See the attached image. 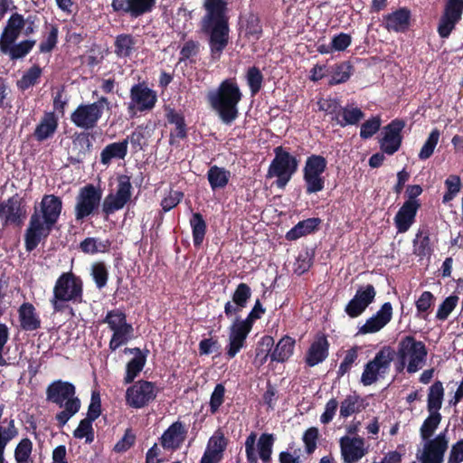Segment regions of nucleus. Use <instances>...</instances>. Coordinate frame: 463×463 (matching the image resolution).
<instances>
[{"label": "nucleus", "instance_id": "412c9836", "mask_svg": "<svg viewBox=\"0 0 463 463\" xmlns=\"http://www.w3.org/2000/svg\"><path fill=\"white\" fill-rule=\"evenodd\" d=\"M404 123L401 120H393L383 128V137L381 140V148L388 155L394 154L401 146V132Z\"/></svg>", "mask_w": 463, "mask_h": 463}, {"label": "nucleus", "instance_id": "e433bc0d", "mask_svg": "<svg viewBox=\"0 0 463 463\" xmlns=\"http://www.w3.org/2000/svg\"><path fill=\"white\" fill-rule=\"evenodd\" d=\"M294 345L295 341L291 337L285 336L281 338L270 354L271 360L277 362L288 360L293 354Z\"/></svg>", "mask_w": 463, "mask_h": 463}, {"label": "nucleus", "instance_id": "8fccbe9b", "mask_svg": "<svg viewBox=\"0 0 463 463\" xmlns=\"http://www.w3.org/2000/svg\"><path fill=\"white\" fill-rule=\"evenodd\" d=\"M459 298L456 295H451L446 298L443 302L439 306L436 317L439 320H446L452 313L458 303Z\"/></svg>", "mask_w": 463, "mask_h": 463}, {"label": "nucleus", "instance_id": "5fc2aeb1", "mask_svg": "<svg viewBox=\"0 0 463 463\" xmlns=\"http://www.w3.org/2000/svg\"><path fill=\"white\" fill-rule=\"evenodd\" d=\"M73 435L77 439L85 438L87 443L92 442L94 439L92 421L87 419L80 420L78 428L74 430Z\"/></svg>", "mask_w": 463, "mask_h": 463}, {"label": "nucleus", "instance_id": "cd10ccee", "mask_svg": "<svg viewBox=\"0 0 463 463\" xmlns=\"http://www.w3.org/2000/svg\"><path fill=\"white\" fill-rule=\"evenodd\" d=\"M20 326L23 329L33 331L40 327L41 321L35 312L34 307L30 303H24L18 310Z\"/></svg>", "mask_w": 463, "mask_h": 463}, {"label": "nucleus", "instance_id": "ea45409f", "mask_svg": "<svg viewBox=\"0 0 463 463\" xmlns=\"http://www.w3.org/2000/svg\"><path fill=\"white\" fill-rule=\"evenodd\" d=\"M207 175L211 187L215 190L222 188L228 184L231 174L224 168L214 165L209 169Z\"/></svg>", "mask_w": 463, "mask_h": 463}, {"label": "nucleus", "instance_id": "79ce46f5", "mask_svg": "<svg viewBox=\"0 0 463 463\" xmlns=\"http://www.w3.org/2000/svg\"><path fill=\"white\" fill-rule=\"evenodd\" d=\"M429 413L428 418L424 420L420 430V437L425 441L430 439V438L432 436L441 420V415L439 412L429 411Z\"/></svg>", "mask_w": 463, "mask_h": 463}, {"label": "nucleus", "instance_id": "de8ad7c7", "mask_svg": "<svg viewBox=\"0 0 463 463\" xmlns=\"http://www.w3.org/2000/svg\"><path fill=\"white\" fill-rule=\"evenodd\" d=\"M273 443V436L271 434L267 433L262 434L258 440V452L260 458L264 462H268L270 459Z\"/></svg>", "mask_w": 463, "mask_h": 463}, {"label": "nucleus", "instance_id": "4d7b16f0", "mask_svg": "<svg viewBox=\"0 0 463 463\" xmlns=\"http://www.w3.org/2000/svg\"><path fill=\"white\" fill-rule=\"evenodd\" d=\"M250 295L251 291L250 287L245 283H241L232 295V300L236 302L237 305L245 307Z\"/></svg>", "mask_w": 463, "mask_h": 463}, {"label": "nucleus", "instance_id": "864d4df0", "mask_svg": "<svg viewBox=\"0 0 463 463\" xmlns=\"http://www.w3.org/2000/svg\"><path fill=\"white\" fill-rule=\"evenodd\" d=\"M447 193L443 196V203L451 201L459 193L461 188L460 179L458 175H450L445 181Z\"/></svg>", "mask_w": 463, "mask_h": 463}, {"label": "nucleus", "instance_id": "bf43d9fd", "mask_svg": "<svg viewBox=\"0 0 463 463\" xmlns=\"http://www.w3.org/2000/svg\"><path fill=\"white\" fill-rule=\"evenodd\" d=\"M381 127V119L378 117L365 121L361 126L360 135L363 138H369L375 134Z\"/></svg>", "mask_w": 463, "mask_h": 463}, {"label": "nucleus", "instance_id": "a18cd8bd", "mask_svg": "<svg viewBox=\"0 0 463 463\" xmlns=\"http://www.w3.org/2000/svg\"><path fill=\"white\" fill-rule=\"evenodd\" d=\"M190 223H191V226L193 229L194 243V245L199 246L203 242L204 235H205V231H206L205 222H204L202 214L195 213L193 214Z\"/></svg>", "mask_w": 463, "mask_h": 463}, {"label": "nucleus", "instance_id": "f03ea898", "mask_svg": "<svg viewBox=\"0 0 463 463\" xmlns=\"http://www.w3.org/2000/svg\"><path fill=\"white\" fill-rule=\"evenodd\" d=\"M46 395L49 401L63 408V411L56 415L57 420L61 425L66 424L80 408V401L75 397V387L71 383L53 382L47 388Z\"/></svg>", "mask_w": 463, "mask_h": 463}, {"label": "nucleus", "instance_id": "c9c22d12", "mask_svg": "<svg viewBox=\"0 0 463 463\" xmlns=\"http://www.w3.org/2000/svg\"><path fill=\"white\" fill-rule=\"evenodd\" d=\"M137 40L130 34H120L115 40V53L118 57H129L136 51Z\"/></svg>", "mask_w": 463, "mask_h": 463}, {"label": "nucleus", "instance_id": "f3484780", "mask_svg": "<svg viewBox=\"0 0 463 463\" xmlns=\"http://www.w3.org/2000/svg\"><path fill=\"white\" fill-rule=\"evenodd\" d=\"M341 456L345 463H355L367 452L361 437L344 436L339 440Z\"/></svg>", "mask_w": 463, "mask_h": 463}, {"label": "nucleus", "instance_id": "f8f14e48", "mask_svg": "<svg viewBox=\"0 0 463 463\" xmlns=\"http://www.w3.org/2000/svg\"><path fill=\"white\" fill-rule=\"evenodd\" d=\"M101 199V192L93 184L82 187L76 198L75 217L77 220L90 215L99 206Z\"/></svg>", "mask_w": 463, "mask_h": 463}, {"label": "nucleus", "instance_id": "dca6fc26", "mask_svg": "<svg viewBox=\"0 0 463 463\" xmlns=\"http://www.w3.org/2000/svg\"><path fill=\"white\" fill-rule=\"evenodd\" d=\"M463 14V0H446L443 14L440 17L438 33L447 38L460 21Z\"/></svg>", "mask_w": 463, "mask_h": 463}, {"label": "nucleus", "instance_id": "4468645a", "mask_svg": "<svg viewBox=\"0 0 463 463\" xmlns=\"http://www.w3.org/2000/svg\"><path fill=\"white\" fill-rule=\"evenodd\" d=\"M449 440L446 434L439 433L434 439L425 441L422 449L417 453L420 463H443Z\"/></svg>", "mask_w": 463, "mask_h": 463}, {"label": "nucleus", "instance_id": "0eeeda50", "mask_svg": "<svg viewBox=\"0 0 463 463\" xmlns=\"http://www.w3.org/2000/svg\"><path fill=\"white\" fill-rule=\"evenodd\" d=\"M326 160L321 156L312 155L307 158L303 169L307 194L318 193L324 189L325 177L323 174L326 169Z\"/></svg>", "mask_w": 463, "mask_h": 463}, {"label": "nucleus", "instance_id": "f704fd0d", "mask_svg": "<svg viewBox=\"0 0 463 463\" xmlns=\"http://www.w3.org/2000/svg\"><path fill=\"white\" fill-rule=\"evenodd\" d=\"M206 14L203 21L228 19L226 0H204Z\"/></svg>", "mask_w": 463, "mask_h": 463}, {"label": "nucleus", "instance_id": "c756f323", "mask_svg": "<svg viewBox=\"0 0 463 463\" xmlns=\"http://www.w3.org/2000/svg\"><path fill=\"white\" fill-rule=\"evenodd\" d=\"M410 25V12L402 8L385 17V26L388 31L404 32Z\"/></svg>", "mask_w": 463, "mask_h": 463}, {"label": "nucleus", "instance_id": "a878e982", "mask_svg": "<svg viewBox=\"0 0 463 463\" xmlns=\"http://www.w3.org/2000/svg\"><path fill=\"white\" fill-rule=\"evenodd\" d=\"M61 200L52 194L44 195L40 203L38 213L50 223H55L61 214Z\"/></svg>", "mask_w": 463, "mask_h": 463}, {"label": "nucleus", "instance_id": "ddd939ff", "mask_svg": "<svg viewBox=\"0 0 463 463\" xmlns=\"http://www.w3.org/2000/svg\"><path fill=\"white\" fill-rule=\"evenodd\" d=\"M53 225V223H50L41 217L40 213L35 208L25 232L26 250L31 251L35 249L39 242L50 234Z\"/></svg>", "mask_w": 463, "mask_h": 463}, {"label": "nucleus", "instance_id": "f257e3e1", "mask_svg": "<svg viewBox=\"0 0 463 463\" xmlns=\"http://www.w3.org/2000/svg\"><path fill=\"white\" fill-rule=\"evenodd\" d=\"M241 92L233 80H223L217 89L207 93V101L225 124H231L238 117V104Z\"/></svg>", "mask_w": 463, "mask_h": 463}, {"label": "nucleus", "instance_id": "7ed1b4c3", "mask_svg": "<svg viewBox=\"0 0 463 463\" xmlns=\"http://www.w3.org/2000/svg\"><path fill=\"white\" fill-rule=\"evenodd\" d=\"M427 354L425 344L413 336L407 335L399 342L397 355L401 361L402 369L406 367L410 373H414L424 366Z\"/></svg>", "mask_w": 463, "mask_h": 463}, {"label": "nucleus", "instance_id": "9d476101", "mask_svg": "<svg viewBox=\"0 0 463 463\" xmlns=\"http://www.w3.org/2000/svg\"><path fill=\"white\" fill-rule=\"evenodd\" d=\"M157 388L147 381H137L126 391V403L131 408L141 409L156 399Z\"/></svg>", "mask_w": 463, "mask_h": 463}, {"label": "nucleus", "instance_id": "b1692460", "mask_svg": "<svg viewBox=\"0 0 463 463\" xmlns=\"http://www.w3.org/2000/svg\"><path fill=\"white\" fill-rule=\"evenodd\" d=\"M420 203L417 200H408L400 208L394 217V222L399 232H407L414 222Z\"/></svg>", "mask_w": 463, "mask_h": 463}, {"label": "nucleus", "instance_id": "6e6552de", "mask_svg": "<svg viewBox=\"0 0 463 463\" xmlns=\"http://www.w3.org/2000/svg\"><path fill=\"white\" fill-rule=\"evenodd\" d=\"M203 29L209 34V44L212 58H220L222 51L229 43L228 19L202 21Z\"/></svg>", "mask_w": 463, "mask_h": 463}, {"label": "nucleus", "instance_id": "338daca9", "mask_svg": "<svg viewBox=\"0 0 463 463\" xmlns=\"http://www.w3.org/2000/svg\"><path fill=\"white\" fill-rule=\"evenodd\" d=\"M248 84L251 90V92L255 94L259 91L261 86L262 75L260 71L256 68L249 70L247 74Z\"/></svg>", "mask_w": 463, "mask_h": 463}, {"label": "nucleus", "instance_id": "2f4dec72", "mask_svg": "<svg viewBox=\"0 0 463 463\" xmlns=\"http://www.w3.org/2000/svg\"><path fill=\"white\" fill-rule=\"evenodd\" d=\"M128 153V139L109 144L100 154V162L108 165L112 159H123Z\"/></svg>", "mask_w": 463, "mask_h": 463}, {"label": "nucleus", "instance_id": "473e14b6", "mask_svg": "<svg viewBox=\"0 0 463 463\" xmlns=\"http://www.w3.org/2000/svg\"><path fill=\"white\" fill-rule=\"evenodd\" d=\"M328 343L327 340L321 336L318 337L310 346L307 363L309 366H315L323 362L327 356Z\"/></svg>", "mask_w": 463, "mask_h": 463}, {"label": "nucleus", "instance_id": "680f3d73", "mask_svg": "<svg viewBox=\"0 0 463 463\" xmlns=\"http://www.w3.org/2000/svg\"><path fill=\"white\" fill-rule=\"evenodd\" d=\"M433 302V294L430 291H424L416 301V308L418 313L422 317H425L423 314L429 310V308L432 306Z\"/></svg>", "mask_w": 463, "mask_h": 463}, {"label": "nucleus", "instance_id": "c85d7f7f", "mask_svg": "<svg viewBox=\"0 0 463 463\" xmlns=\"http://www.w3.org/2000/svg\"><path fill=\"white\" fill-rule=\"evenodd\" d=\"M58 127V118L52 112L45 113L34 130V137L38 141L51 137Z\"/></svg>", "mask_w": 463, "mask_h": 463}, {"label": "nucleus", "instance_id": "5701e85b", "mask_svg": "<svg viewBox=\"0 0 463 463\" xmlns=\"http://www.w3.org/2000/svg\"><path fill=\"white\" fill-rule=\"evenodd\" d=\"M226 445L223 433L221 430L215 431L208 441L201 463H218L222 458Z\"/></svg>", "mask_w": 463, "mask_h": 463}, {"label": "nucleus", "instance_id": "6ab92c4d", "mask_svg": "<svg viewBox=\"0 0 463 463\" xmlns=\"http://www.w3.org/2000/svg\"><path fill=\"white\" fill-rule=\"evenodd\" d=\"M375 289L372 285L360 288L345 307L346 314L351 317L360 316L375 298Z\"/></svg>", "mask_w": 463, "mask_h": 463}, {"label": "nucleus", "instance_id": "bb28decb", "mask_svg": "<svg viewBox=\"0 0 463 463\" xmlns=\"http://www.w3.org/2000/svg\"><path fill=\"white\" fill-rule=\"evenodd\" d=\"M155 5V0H112V7L115 11H124L138 16L150 11Z\"/></svg>", "mask_w": 463, "mask_h": 463}, {"label": "nucleus", "instance_id": "2eb2a0df", "mask_svg": "<svg viewBox=\"0 0 463 463\" xmlns=\"http://www.w3.org/2000/svg\"><path fill=\"white\" fill-rule=\"evenodd\" d=\"M35 25L30 17L24 19L23 15L15 13L10 16L6 26L0 37V43H14L24 31L25 35L33 33Z\"/></svg>", "mask_w": 463, "mask_h": 463}, {"label": "nucleus", "instance_id": "393cba45", "mask_svg": "<svg viewBox=\"0 0 463 463\" xmlns=\"http://www.w3.org/2000/svg\"><path fill=\"white\" fill-rule=\"evenodd\" d=\"M186 437V430L184 426L179 422H174L163 433L161 437V445L165 449L175 450L178 449L184 441Z\"/></svg>", "mask_w": 463, "mask_h": 463}, {"label": "nucleus", "instance_id": "39448f33", "mask_svg": "<svg viewBox=\"0 0 463 463\" xmlns=\"http://www.w3.org/2000/svg\"><path fill=\"white\" fill-rule=\"evenodd\" d=\"M298 168L296 157L285 151L281 146L275 148V157L272 160L267 176L277 177L276 184L284 188Z\"/></svg>", "mask_w": 463, "mask_h": 463}, {"label": "nucleus", "instance_id": "4c0bfd02", "mask_svg": "<svg viewBox=\"0 0 463 463\" xmlns=\"http://www.w3.org/2000/svg\"><path fill=\"white\" fill-rule=\"evenodd\" d=\"M364 118L362 110L354 106L341 108L340 115H336L335 120L342 127L354 125Z\"/></svg>", "mask_w": 463, "mask_h": 463}, {"label": "nucleus", "instance_id": "58836bf2", "mask_svg": "<svg viewBox=\"0 0 463 463\" xmlns=\"http://www.w3.org/2000/svg\"><path fill=\"white\" fill-rule=\"evenodd\" d=\"M320 221L317 218H310L299 222L294 228L288 232L286 237L288 240H297L304 235L309 234L314 232Z\"/></svg>", "mask_w": 463, "mask_h": 463}, {"label": "nucleus", "instance_id": "774afa93", "mask_svg": "<svg viewBox=\"0 0 463 463\" xmlns=\"http://www.w3.org/2000/svg\"><path fill=\"white\" fill-rule=\"evenodd\" d=\"M463 462V439L452 445L448 463H461Z\"/></svg>", "mask_w": 463, "mask_h": 463}, {"label": "nucleus", "instance_id": "72a5a7b5", "mask_svg": "<svg viewBox=\"0 0 463 463\" xmlns=\"http://www.w3.org/2000/svg\"><path fill=\"white\" fill-rule=\"evenodd\" d=\"M125 352L135 353L136 355L131 359L126 368V375L124 378L125 383H129L138 375L143 370L146 364V357L143 355L139 349H126Z\"/></svg>", "mask_w": 463, "mask_h": 463}, {"label": "nucleus", "instance_id": "a211bd4d", "mask_svg": "<svg viewBox=\"0 0 463 463\" xmlns=\"http://www.w3.org/2000/svg\"><path fill=\"white\" fill-rule=\"evenodd\" d=\"M251 330V325L249 321H242L235 319L230 327L229 334V345L227 348V354L232 358L242 348L247 335Z\"/></svg>", "mask_w": 463, "mask_h": 463}, {"label": "nucleus", "instance_id": "052dcab7", "mask_svg": "<svg viewBox=\"0 0 463 463\" xmlns=\"http://www.w3.org/2000/svg\"><path fill=\"white\" fill-rule=\"evenodd\" d=\"M91 274L98 288H101L107 284L108 270L102 263L94 264L91 269Z\"/></svg>", "mask_w": 463, "mask_h": 463}, {"label": "nucleus", "instance_id": "6e6d98bb", "mask_svg": "<svg viewBox=\"0 0 463 463\" xmlns=\"http://www.w3.org/2000/svg\"><path fill=\"white\" fill-rule=\"evenodd\" d=\"M358 411V398L356 396H347L340 405V417L347 418Z\"/></svg>", "mask_w": 463, "mask_h": 463}, {"label": "nucleus", "instance_id": "37998d69", "mask_svg": "<svg viewBox=\"0 0 463 463\" xmlns=\"http://www.w3.org/2000/svg\"><path fill=\"white\" fill-rule=\"evenodd\" d=\"M17 430L13 420H3L0 423V457H4V449L6 444L16 436Z\"/></svg>", "mask_w": 463, "mask_h": 463}, {"label": "nucleus", "instance_id": "49530a36", "mask_svg": "<svg viewBox=\"0 0 463 463\" xmlns=\"http://www.w3.org/2000/svg\"><path fill=\"white\" fill-rule=\"evenodd\" d=\"M133 326L125 327L118 331H113V335L109 341V349L115 351L120 346L126 345L133 336Z\"/></svg>", "mask_w": 463, "mask_h": 463}, {"label": "nucleus", "instance_id": "20e7f679", "mask_svg": "<svg viewBox=\"0 0 463 463\" xmlns=\"http://www.w3.org/2000/svg\"><path fill=\"white\" fill-rule=\"evenodd\" d=\"M82 296L81 279L71 272L63 273L57 279L51 300L54 311L62 310V302L80 301Z\"/></svg>", "mask_w": 463, "mask_h": 463}, {"label": "nucleus", "instance_id": "4be33fe9", "mask_svg": "<svg viewBox=\"0 0 463 463\" xmlns=\"http://www.w3.org/2000/svg\"><path fill=\"white\" fill-rule=\"evenodd\" d=\"M392 307L391 303H384L380 310L359 328L362 335L373 334L383 328L392 319Z\"/></svg>", "mask_w": 463, "mask_h": 463}, {"label": "nucleus", "instance_id": "0e129e2a", "mask_svg": "<svg viewBox=\"0 0 463 463\" xmlns=\"http://www.w3.org/2000/svg\"><path fill=\"white\" fill-rule=\"evenodd\" d=\"M256 439V433L251 432L245 440L246 456L250 463H258L257 451L255 449Z\"/></svg>", "mask_w": 463, "mask_h": 463}, {"label": "nucleus", "instance_id": "e2e57ef3", "mask_svg": "<svg viewBox=\"0 0 463 463\" xmlns=\"http://www.w3.org/2000/svg\"><path fill=\"white\" fill-rule=\"evenodd\" d=\"M318 108L320 110L326 112L327 114L334 115L333 119L336 115H340L341 106L335 99H323L318 101Z\"/></svg>", "mask_w": 463, "mask_h": 463}, {"label": "nucleus", "instance_id": "423d86ee", "mask_svg": "<svg viewBox=\"0 0 463 463\" xmlns=\"http://www.w3.org/2000/svg\"><path fill=\"white\" fill-rule=\"evenodd\" d=\"M105 109H109V102L107 98L101 97L96 102L78 106L71 113V120L80 128L91 129L97 125Z\"/></svg>", "mask_w": 463, "mask_h": 463}, {"label": "nucleus", "instance_id": "09e8293b", "mask_svg": "<svg viewBox=\"0 0 463 463\" xmlns=\"http://www.w3.org/2000/svg\"><path fill=\"white\" fill-rule=\"evenodd\" d=\"M440 133L438 129H433L429 135L427 140L423 144L420 153L419 158L421 160L428 159L434 152L436 146L439 143Z\"/></svg>", "mask_w": 463, "mask_h": 463}, {"label": "nucleus", "instance_id": "c03bdc74", "mask_svg": "<svg viewBox=\"0 0 463 463\" xmlns=\"http://www.w3.org/2000/svg\"><path fill=\"white\" fill-rule=\"evenodd\" d=\"M104 323L108 324L109 329L113 331H118L125 327L132 326L127 322L126 316L119 310H112L107 313L104 319Z\"/></svg>", "mask_w": 463, "mask_h": 463}, {"label": "nucleus", "instance_id": "9b49d317", "mask_svg": "<svg viewBox=\"0 0 463 463\" xmlns=\"http://www.w3.org/2000/svg\"><path fill=\"white\" fill-rule=\"evenodd\" d=\"M131 195L132 184L129 177L120 175L116 191L108 194L103 201V212L109 215L122 209L130 201Z\"/></svg>", "mask_w": 463, "mask_h": 463}, {"label": "nucleus", "instance_id": "69168bd1", "mask_svg": "<svg viewBox=\"0 0 463 463\" xmlns=\"http://www.w3.org/2000/svg\"><path fill=\"white\" fill-rule=\"evenodd\" d=\"M318 430L315 427L309 428L303 435V441L308 453H312L317 447Z\"/></svg>", "mask_w": 463, "mask_h": 463}, {"label": "nucleus", "instance_id": "13d9d810", "mask_svg": "<svg viewBox=\"0 0 463 463\" xmlns=\"http://www.w3.org/2000/svg\"><path fill=\"white\" fill-rule=\"evenodd\" d=\"M41 69L37 66L32 67L18 81V86L22 90L28 89L34 85L41 75Z\"/></svg>", "mask_w": 463, "mask_h": 463}, {"label": "nucleus", "instance_id": "1a4fd4ad", "mask_svg": "<svg viewBox=\"0 0 463 463\" xmlns=\"http://www.w3.org/2000/svg\"><path fill=\"white\" fill-rule=\"evenodd\" d=\"M392 359L393 352L391 348L384 347L379 351L375 357L366 364L361 377L362 383L367 386L375 383L379 376L386 373Z\"/></svg>", "mask_w": 463, "mask_h": 463}, {"label": "nucleus", "instance_id": "aec40b11", "mask_svg": "<svg viewBox=\"0 0 463 463\" xmlns=\"http://www.w3.org/2000/svg\"><path fill=\"white\" fill-rule=\"evenodd\" d=\"M129 109L137 108L140 111L152 109L157 100L156 93L144 85H134L130 90Z\"/></svg>", "mask_w": 463, "mask_h": 463}, {"label": "nucleus", "instance_id": "603ef678", "mask_svg": "<svg viewBox=\"0 0 463 463\" xmlns=\"http://www.w3.org/2000/svg\"><path fill=\"white\" fill-rule=\"evenodd\" d=\"M351 73L352 66L349 63H340L335 68L329 83L335 85L345 82L350 78Z\"/></svg>", "mask_w": 463, "mask_h": 463}, {"label": "nucleus", "instance_id": "3c124183", "mask_svg": "<svg viewBox=\"0 0 463 463\" xmlns=\"http://www.w3.org/2000/svg\"><path fill=\"white\" fill-rule=\"evenodd\" d=\"M33 444L28 439H24L17 445L15 449V459L17 463H33L31 458Z\"/></svg>", "mask_w": 463, "mask_h": 463}, {"label": "nucleus", "instance_id": "7c9ffc66", "mask_svg": "<svg viewBox=\"0 0 463 463\" xmlns=\"http://www.w3.org/2000/svg\"><path fill=\"white\" fill-rule=\"evenodd\" d=\"M35 41L25 40L19 43H0V51L8 55L12 60L24 57L34 46Z\"/></svg>", "mask_w": 463, "mask_h": 463}, {"label": "nucleus", "instance_id": "a19ab883", "mask_svg": "<svg viewBox=\"0 0 463 463\" xmlns=\"http://www.w3.org/2000/svg\"><path fill=\"white\" fill-rule=\"evenodd\" d=\"M444 388L440 382L434 383L428 395V411L439 412L442 405Z\"/></svg>", "mask_w": 463, "mask_h": 463}]
</instances>
